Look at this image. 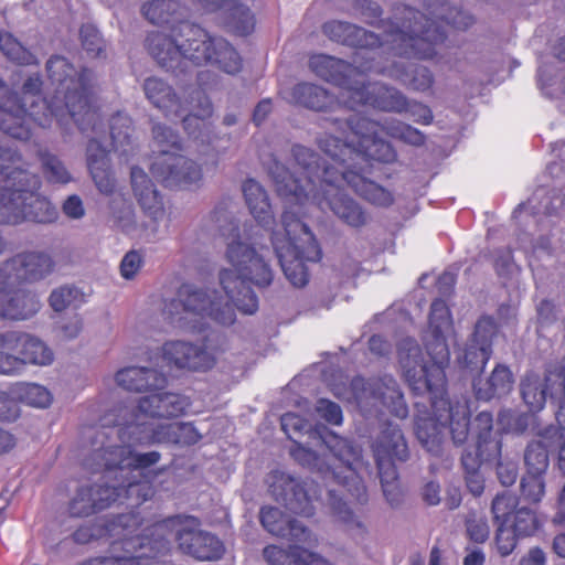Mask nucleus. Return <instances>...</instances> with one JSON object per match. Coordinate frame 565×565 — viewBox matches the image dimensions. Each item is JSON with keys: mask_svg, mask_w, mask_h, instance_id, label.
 I'll use <instances>...</instances> for the list:
<instances>
[{"mask_svg": "<svg viewBox=\"0 0 565 565\" xmlns=\"http://www.w3.org/2000/svg\"><path fill=\"white\" fill-rule=\"evenodd\" d=\"M225 258L231 268L220 271L222 291L210 287L182 285L177 298L164 306V313L180 329L203 331L209 320L221 326H231L239 311L253 315L258 309V299L249 284L268 287L274 279L271 252L241 235L228 239Z\"/></svg>", "mask_w": 565, "mask_h": 565, "instance_id": "1", "label": "nucleus"}, {"mask_svg": "<svg viewBox=\"0 0 565 565\" xmlns=\"http://www.w3.org/2000/svg\"><path fill=\"white\" fill-rule=\"evenodd\" d=\"M297 164L295 172H289L278 163L271 170V175L278 194L288 204L286 210L294 211V205H302L310 195L320 205L324 203L344 224L359 228L367 224L369 216L364 209L352 198L340 191L344 180L328 182L326 178L339 175L340 169L334 162L322 169L317 154L303 146L292 149Z\"/></svg>", "mask_w": 565, "mask_h": 565, "instance_id": "2", "label": "nucleus"}, {"mask_svg": "<svg viewBox=\"0 0 565 565\" xmlns=\"http://www.w3.org/2000/svg\"><path fill=\"white\" fill-rule=\"evenodd\" d=\"M149 53L167 70H183L188 63L216 65L228 74L237 73L242 61L231 44L222 38H212L204 29L180 22L170 33L153 32L147 39Z\"/></svg>", "mask_w": 565, "mask_h": 565, "instance_id": "3", "label": "nucleus"}, {"mask_svg": "<svg viewBox=\"0 0 565 565\" xmlns=\"http://www.w3.org/2000/svg\"><path fill=\"white\" fill-rule=\"evenodd\" d=\"M454 334L450 311L443 300H435L430 307L429 326L426 334L427 352L433 361L425 362L422 350L414 339H403L397 349L398 362L406 381L416 391L444 394V365L449 361L448 339Z\"/></svg>", "mask_w": 565, "mask_h": 565, "instance_id": "4", "label": "nucleus"}, {"mask_svg": "<svg viewBox=\"0 0 565 565\" xmlns=\"http://www.w3.org/2000/svg\"><path fill=\"white\" fill-rule=\"evenodd\" d=\"M345 125L349 131L345 132L344 140L335 134H326L319 138L318 145L324 154L341 157L348 153L351 157L356 153L390 163L395 161L396 152L388 142L379 137L380 131L412 146H422L425 142L422 131L397 120L381 125L364 117H352Z\"/></svg>", "mask_w": 565, "mask_h": 565, "instance_id": "5", "label": "nucleus"}, {"mask_svg": "<svg viewBox=\"0 0 565 565\" xmlns=\"http://www.w3.org/2000/svg\"><path fill=\"white\" fill-rule=\"evenodd\" d=\"M271 244L290 284L298 288L306 286L309 275L305 262L319 260L321 253L313 234L295 211H284L281 228L271 233Z\"/></svg>", "mask_w": 565, "mask_h": 565, "instance_id": "6", "label": "nucleus"}, {"mask_svg": "<svg viewBox=\"0 0 565 565\" xmlns=\"http://www.w3.org/2000/svg\"><path fill=\"white\" fill-rule=\"evenodd\" d=\"M189 402L175 393H157L143 396L134 407L120 406L104 417L105 425L122 426V440L134 441L143 427L157 428L160 418L178 417L184 413Z\"/></svg>", "mask_w": 565, "mask_h": 565, "instance_id": "7", "label": "nucleus"}, {"mask_svg": "<svg viewBox=\"0 0 565 565\" xmlns=\"http://www.w3.org/2000/svg\"><path fill=\"white\" fill-rule=\"evenodd\" d=\"M439 25L420 12L405 10L403 29L386 35L385 43L399 55L420 58L433 57L434 45L444 40Z\"/></svg>", "mask_w": 565, "mask_h": 565, "instance_id": "8", "label": "nucleus"}, {"mask_svg": "<svg viewBox=\"0 0 565 565\" xmlns=\"http://www.w3.org/2000/svg\"><path fill=\"white\" fill-rule=\"evenodd\" d=\"M372 449L383 492L391 505H397L401 502V491L396 483L395 461H406L409 457L404 434L397 425L388 423L374 440Z\"/></svg>", "mask_w": 565, "mask_h": 565, "instance_id": "9", "label": "nucleus"}, {"mask_svg": "<svg viewBox=\"0 0 565 565\" xmlns=\"http://www.w3.org/2000/svg\"><path fill=\"white\" fill-rule=\"evenodd\" d=\"M28 178V175L25 177ZM24 181L2 188L0 192V223L18 224L30 220L39 223L51 222L56 216V209L40 194L25 190Z\"/></svg>", "mask_w": 565, "mask_h": 565, "instance_id": "10", "label": "nucleus"}, {"mask_svg": "<svg viewBox=\"0 0 565 565\" xmlns=\"http://www.w3.org/2000/svg\"><path fill=\"white\" fill-rule=\"evenodd\" d=\"M53 353L41 340L19 331L0 333V373L11 374L23 364L47 365Z\"/></svg>", "mask_w": 565, "mask_h": 565, "instance_id": "11", "label": "nucleus"}, {"mask_svg": "<svg viewBox=\"0 0 565 565\" xmlns=\"http://www.w3.org/2000/svg\"><path fill=\"white\" fill-rule=\"evenodd\" d=\"M168 524L174 529L178 546L184 554L198 561H214L223 555V543L214 534L201 530L195 518L178 516L158 526Z\"/></svg>", "mask_w": 565, "mask_h": 565, "instance_id": "12", "label": "nucleus"}, {"mask_svg": "<svg viewBox=\"0 0 565 565\" xmlns=\"http://www.w3.org/2000/svg\"><path fill=\"white\" fill-rule=\"evenodd\" d=\"M153 177L166 186L189 189L202 181V168L181 151L156 154L150 166Z\"/></svg>", "mask_w": 565, "mask_h": 565, "instance_id": "13", "label": "nucleus"}, {"mask_svg": "<svg viewBox=\"0 0 565 565\" xmlns=\"http://www.w3.org/2000/svg\"><path fill=\"white\" fill-rule=\"evenodd\" d=\"M273 495L291 512L312 515L319 489L313 481H297L291 476L276 471L268 479Z\"/></svg>", "mask_w": 565, "mask_h": 565, "instance_id": "14", "label": "nucleus"}, {"mask_svg": "<svg viewBox=\"0 0 565 565\" xmlns=\"http://www.w3.org/2000/svg\"><path fill=\"white\" fill-rule=\"evenodd\" d=\"M333 162L337 164L340 169L339 175L333 177V174L330 178H326V180L330 183L335 182L337 180L341 179L344 180L354 191L358 195H360L365 201L370 202L373 205L387 207L394 202L393 193L380 185L379 183L365 178L363 174H361L358 171L352 170V166L358 159H370L369 157L353 153L351 157L350 154H344L341 157H333L330 154H327Z\"/></svg>", "mask_w": 565, "mask_h": 565, "instance_id": "15", "label": "nucleus"}, {"mask_svg": "<svg viewBox=\"0 0 565 565\" xmlns=\"http://www.w3.org/2000/svg\"><path fill=\"white\" fill-rule=\"evenodd\" d=\"M520 387L522 398L530 409L541 411L547 396L561 399L565 395V370L557 366L543 376L529 372L522 379Z\"/></svg>", "mask_w": 565, "mask_h": 565, "instance_id": "16", "label": "nucleus"}, {"mask_svg": "<svg viewBox=\"0 0 565 565\" xmlns=\"http://www.w3.org/2000/svg\"><path fill=\"white\" fill-rule=\"evenodd\" d=\"M350 97L344 99V104L354 108L358 105H370L372 107L385 110L402 113L407 109L406 98L395 88L374 83L364 85L363 81H355L354 87H349Z\"/></svg>", "mask_w": 565, "mask_h": 565, "instance_id": "17", "label": "nucleus"}, {"mask_svg": "<svg viewBox=\"0 0 565 565\" xmlns=\"http://www.w3.org/2000/svg\"><path fill=\"white\" fill-rule=\"evenodd\" d=\"M163 360L178 369L206 371L216 363V355L205 345L174 340L166 342L161 348Z\"/></svg>", "mask_w": 565, "mask_h": 565, "instance_id": "18", "label": "nucleus"}, {"mask_svg": "<svg viewBox=\"0 0 565 565\" xmlns=\"http://www.w3.org/2000/svg\"><path fill=\"white\" fill-rule=\"evenodd\" d=\"M497 331V323L491 317L480 318L463 354L459 358L460 363L471 370H482L492 354V340Z\"/></svg>", "mask_w": 565, "mask_h": 565, "instance_id": "19", "label": "nucleus"}, {"mask_svg": "<svg viewBox=\"0 0 565 565\" xmlns=\"http://www.w3.org/2000/svg\"><path fill=\"white\" fill-rule=\"evenodd\" d=\"M334 456L343 467H334V469L343 468L344 471H333L339 482L348 488V491L359 501L365 500V487L361 477L358 475V467L361 465V451L345 439H338L332 447Z\"/></svg>", "mask_w": 565, "mask_h": 565, "instance_id": "20", "label": "nucleus"}, {"mask_svg": "<svg viewBox=\"0 0 565 565\" xmlns=\"http://www.w3.org/2000/svg\"><path fill=\"white\" fill-rule=\"evenodd\" d=\"M14 281L4 279L0 271V319L24 320L36 313L40 301L34 294L13 289Z\"/></svg>", "mask_w": 565, "mask_h": 565, "instance_id": "21", "label": "nucleus"}, {"mask_svg": "<svg viewBox=\"0 0 565 565\" xmlns=\"http://www.w3.org/2000/svg\"><path fill=\"white\" fill-rule=\"evenodd\" d=\"M53 269L51 257L43 253H25L13 257L0 269L4 279L14 282L21 280H38L49 275Z\"/></svg>", "mask_w": 565, "mask_h": 565, "instance_id": "22", "label": "nucleus"}, {"mask_svg": "<svg viewBox=\"0 0 565 565\" xmlns=\"http://www.w3.org/2000/svg\"><path fill=\"white\" fill-rule=\"evenodd\" d=\"M201 434L190 423H166L157 428L143 427L135 436V443L149 445L153 443H172L193 445L201 439Z\"/></svg>", "mask_w": 565, "mask_h": 565, "instance_id": "23", "label": "nucleus"}, {"mask_svg": "<svg viewBox=\"0 0 565 565\" xmlns=\"http://www.w3.org/2000/svg\"><path fill=\"white\" fill-rule=\"evenodd\" d=\"M309 65L318 76L328 82H334L340 86L341 92L339 93L338 98L344 104V99L350 97L348 88L355 86L356 79L351 81L350 77L358 67H352L341 60L323 54L312 56Z\"/></svg>", "mask_w": 565, "mask_h": 565, "instance_id": "24", "label": "nucleus"}, {"mask_svg": "<svg viewBox=\"0 0 565 565\" xmlns=\"http://www.w3.org/2000/svg\"><path fill=\"white\" fill-rule=\"evenodd\" d=\"M260 522L273 535L285 537L296 543L313 544L317 542L301 523L287 518L277 508H263L260 511Z\"/></svg>", "mask_w": 565, "mask_h": 565, "instance_id": "25", "label": "nucleus"}, {"mask_svg": "<svg viewBox=\"0 0 565 565\" xmlns=\"http://www.w3.org/2000/svg\"><path fill=\"white\" fill-rule=\"evenodd\" d=\"M439 395L440 398L433 402V408L438 413V422L443 427L448 424L454 443L461 445L469 434L468 408L461 404L450 405L443 398V394Z\"/></svg>", "mask_w": 565, "mask_h": 565, "instance_id": "26", "label": "nucleus"}, {"mask_svg": "<svg viewBox=\"0 0 565 565\" xmlns=\"http://www.w3.org/2000/svg\"><path fill=\"white\" fill-rule=\"evenodd\" d=\"M118 495L115 486L96 484L82 489L71 503V513L77 516L88 515L96 510L109 507L118 499Z\"/></svg>", "mask_w": 565, "mask_h": 565, "instance_id": "27", "label": "nucleus"}, {"mask_svg": "<svg viewBox=\"0 0 565 565\" xmlns=\"http://www.w3.org/2000/svg\"><path fill=\"white\" fill-rule=\"evenodd\" d=\"M118 386L127 391H147L161 387L166 379L153 369L130 366L119 370L115 375Z\"/></svg>", "mask_w": 565, "mask_h": 565, "instance_id": "28", "label": "nucleus"}, {"mask_svg": "<svg viewBox=\"0 0 565 565\" xmlns=\"http://www.w3.org/2000/svg\"><path fill=\"white\" fill-rule=\"evenodd\" d=\"M131 185L142 209L149 213L152 218H160L163 215L162 200L153 183L142 169L137 167L131 169Z\"/></svg>", "mask_w": 565, "mask_h": 565, "instance_id": "29", "label": "nucleus"}, {"mask_svg": "<svg viewBox=\"0 0 565 565\" xmlns=\"http://www.w3.org/2000/svg\"><path fill=\"white\" fill-rule=\"evenodd\" d=\"M323 32L331 40L348 45H356L363 47L375 46L380 43L379 38L375 34L342 21H331L326 23L323 25Z\"/></svg>", "mask_w": 565, "mask_h": 565, "instance_id": "30", "label": "nucleus"}, {"mask_svg": "<svg viewBox=\"0 0 565 565\" xmlns=\"http://www.w3.org/2000/svg\"><path fill=\"white\" fill-rule=\"evenodd\" d=\"M512 386L513 374L510 369L503 364H498L486 380L473 382V388L478 398L486 401L509 394Z\"/></svg>", "mask_w": 565, "mask_h": 565, "instance_id": "31", "label": "nucleus"}, {"mask_svg": "<svg viewBox=\"0 0 565 565\" xmlns=\"http://www.w3.org/2000/svg\"><path fill=\"white\" fill-rule=\"evenodd\" d=\"M147 98L168 117H180L182 105L173 94L171 87L159 78H148L143 84Z\"/></svg>", "mask_w": 565, "mask_h": 565, "instance_id": "32", "label": "nucleus"}, {"mask_svg": "<svg viewBox=\"0 0 565 565\" xmlns=\"http://www.w3.org/2000/svg\"><path fill=\"white\" fill-rule=\"evenodd\" d=\"M246 204L254 218L263 226L273 222V209L265 189L255 180H247L243 185Z\"/></svg>", "mask_w": 565, "mask_h": 565, "instance_id": "33", "label": "nucleus"}, {"mask_svg": "<svg viewBox=\"0 0 565 565\" xmlns=\"http://www.w3.org/2000/svg\"><path fill=\"white\" fill-rule=\"evenodd\" d=\"M286 98L313 110H322L334 104L333 97L326 89L306 83L296 85Z\"/></svg>", "mask_w": 565, "mask_h": 565, "instance_id": "34", "label": "nucleus"}, {"mask_svg": "<svg viewBox=\"0 0 565 565\" xmlns=\"http://www.w3.org/2000/svg\"><path fill=\"white\" fill-rule=\"evenodd\" d=\"M118 427V436L125 445L108 447L106 449L99 450L95 454V456L97 459H99V467H104L107 470L117 469L120 473V478L126 479L130 472V466L126 463V458L132 454L131 445L137 444L134 441L122 440L120 436V429L122 426Z\"/></svg>", "mask_w": 565, "mask_h": 565, "instance_id": "35", "label": "nucleus"}, {"mask_svg": "<svg viewBox=\"0 0 565 565\" xmlns=\"http://www.w3.org/2000/svg\"><path fill=\"white\" fill-rule=\"evenodd\" d=\"M141 14L152 24L161 25L178 22L182 8L175 0H150L141 6Z\"/></svg>", "mask_w": 565, "mask_h": 565, "instance_id": "36", "label": "nucleus"}, {"mask_svg": "<svg viewBox=\"0 0 565 565\" xmlns=\"http://www.w3.org/2000/svg\"><path fill=\"white\" fill-rule=\"evenodd\" d=\"M373 405L381 403L390 413L398 418H405L408 414L407 406L404 402L403 394L399 392L396 381L388 379L381 387L373 393Z\"/></svg>", "mask_w": 565, "mask_h": 565, "instance_id": "37", "label": "nucleus"}, {"mask_svg": "<svg viewBox=\"0 0 565 565\" xmlns=\"http://www.w3.org/2000/svg\"><path fill=\"white\" fill-rule=\"evenodd\" d=\"M552 434L547 433V428L542 435L541 441L531 443L524 455L527 473L542 475L548 466L547 449L556 446L557 443L552 440Z\"/></svg>", "mask_w": 565, "mask_h": 565, "instance_id": "38", "label": "nucleus"}, {"mask_svg": "<svg viewBox=\"0 0 565 565\" xmlns=\"http://www.w3.org/2000/svg\"><path fill=\"white\" fill-rule=\"evenodd\" d=\"M436 418L418 417L415 433L419 443L431 454H439L441 446V425L438 422V413L434 409Z\"/></svg>", "mask_w": 565, "mask_h": 565, "instance_id": "39", "label": "nucleus"}, {"mask_svg": "<svg viewBox=\"0 0 565 565\" xmlns=\"http://www.w3.org/2000/svg\"><path fill=\"white\" fill-rule=\"evenodd\" d=\"M19 162L20 157L14 151L0 146V192L4 186L15 185L17 180L21 183L25 179L26 173L20 169Z\"/></svg>", "mask_w": 565, "mask_h": 565, "instance_id": "40", "label": "nucleus"}, {"mask_svg": "<svg viewBox=\"0 0 565 565\" xmlns=\"http://www.w3.org/2000/svg\"><path fill=\"white\" fill-rule=\"evenodd\" d=\"M19 162L20 157L14 151L0 146V192L4 186L15 185L17 180L21 183L25 179L26 173L20 169Z\"/></svg>", "mask_w": 565, "mask_h": 565, "instance_id": "41", "label": "nucleus"}, {"mask_svg": "<svg viewBox=\"0 0 565 565\" xmlns=\"http://www.w3.org/2000/svg\"><path fill=\"white\" fill-rule=\"evenodd\" d=\"M225 12L228 26L236 33L246 35L254 30V15L246 6L231 0L226 3Z\"/></svg>", "mask_w": 565, "mask_h": 565, "instance_id": "42", "label": "nucleus"}, {"mask_svg": "<svg viewBox=\"0 0 565 565\" xmlns=\"http://www.w3.org/2000/svg\"><path fill=\"white\" fill-rule=\"evenodd\" d=\"M0 50L8 58L19 64L30 65L36 62L34 55L9 33H0Z\"/></svg>", "mask_w": 565, "mask_h": 565, "instance_id": "43", "label": "nucleus"}, {"mask_svg": "<svg viewBox=\"0 0 565 565\" xmlns=\"http://www.w3.org/2000/svg\"><path fill=\"white\" fill-rule=\"evenodd\" d=\"M41 164L45 179L52 183L65 184L72 180L71 173L63 161L52 153L41 154Z\"/></svg>", "mask_w": 565, "mask_h": 565, "instance_id": "44", "label": "nucleus"}, {"mask_svg": "<svg viewBox=\"0 0 565 565\" xmlns=\"http://www.w3.org/2000/svg\"><path fill=\"white\" fill-rule=\"evenodd\" d=\"M152 139L159 149L157 154L166 151H182V142L179 135L166 125L153 124Z\"/></svg>", "mask_w": 565, "mask_h": 565, "instance_id": "45", "label": "nucleus"}, {"mask_svg": "<svg viewBox=\"0 0 565 565\" xmlns=\"http://www.w3.org/2000/svg\"><path fill=\"white\" fill-rule=\"evenodd\" d=\"M131 119L124 114H117L113 117L110 122V136L113 139L114 148L126 151L125 146L130 143L131 138Z\"/></svg>", "mask_w": 565, "mask_h": 565, "instance_id": "46", "label": "nucleus"}, {"mask_svg": "<svg viewBox=\"0 0 565 565\" xmlns=\"http://www.w3.org/2000/svg\"><path fill=\"white\" fill-rule=\"evenodd\" d=\"M508 525H510L519 536H529L537 530L539 522L532 510L520 508L514 511Z\"/></svg>", "mask_w": 565, "mask_h": 565, "instance_id": "47", "label": "nucleus"}, {"mask_svg": "<svg viewBox=\"0 0 565 565\" xmlns=\"http://www.w3.org/2000/svg\"><path fill=\"white\" fill-rule=\"evenodd\" d=\"M118 490V493L121 494L124 491L128 500H130L131 505H139L145 501L151 499L154 494L153 487L148 481H139L131 482L129 481L127 484H120L119 487H115ZM120 495H118L119 498Z\"/></svg>", "mask_w": 565, "mask_h": 565, "instance_id": "48", "label": "nucleus"}, {"mask_svg": "<svg viewBox=\"0 0 565 565\" xmlns=\"http://www.w3.org/2000/svg\"><path fill=\"white\" fill-rule=\"evenodd\" d=\"M518 505V500L510 493L498 494L492 501V513L497 522L508 524Z\"/></svg>", "mask_w": 565, "mask_h": 565, "instance_id": "49", "label": "nucleus"}, {"mask_svg": "<svg viewBox=\"0 0 565 565\" xmlns=\"http://www.w3.org/2000/svg\"><path fill=\"white\" fill-rule=\"evenodd\" d=\"M89 173L100 193L111 194L114 192L115 179L110 171V164L103 167V162L92 161Z\"/></svg>", "mask_w": 565, "mask_h": 565, "instance_id": "50", "label": "nucleus"}, {"mask_svg": "<svg viewBox=\"0 0 565 565\" xmlns=\"http://www.w3.org/2000/svg\"><path fill=\"white\" fill-rule=\"evenodd\" d=\"M83 294L74 287L62 286L52 291L50 305L55 311H63L75 302L82 301Z\"/></svg>", "mask_w": 565, "mask_h": 565, "instance_id": "51", "label": "nucleus"}, {"mask_svg": "<svg viewBox=\"0 0 565 565\" xmlns=\"http://www.w3.org/2000/svg\"><path fill=\"white\" fill-rule=\"evenodd\" d=\"M329 501L334 516L349 529L360 527L361 522L345 502L339 498L334 490L329 491Z\"/></svg>", "mask_w": 565, "mask_h": 565, "instance_id": "52", "label": "nucleus"}, {"mask_svg": "<svg viewBox=\"0 0 565 565\" xmlns=\"http://www.w3.org/2000/svg\"><path fill=\"white\" fill-rule=\"evenodd\" d=\"M529 423V415L510 409L501 411L498 416V424L503 430L509 433H523L527 428Z\"/></svg>", "mask_w": 565, "mask_h": 565, "instance_id": "53", "label": "nucleus"}, {"mask_svg": "<svg viewBox=\"0 0 565 565\" xmlns=\"http://www.w3.org/2000/svg\"><path fill=\"white\" fill-rule=\"evenodd\" d=\"M467 534L476 543H483L488 540L490 527L487 519L482 515L472 513L467 519Z\"/></svg>", "mask_w": 565, "mask_h": 565, "instance_id": "54", "label": "nucleus"}, {"mask_svg": "<svg viewBox=\"0 0 565 565\" xmlns=\"http://www.w3.org/2000/svg\"><path fill=\"white\" fill-rule=\"evenodd\" d=\"M519 535L508 524L500 523L495 535V545L501 556L510 555L516 545Z\"/></svg>", "mask_w": 565, "mask_h": 565, "instance_id": "55", "label": "nucleus"}, {"mask_svg": "<svg viewBox=\"0 0 565 565\" xmlns=\"http://www.w3.org/2000/svg\"><path fill=\"white\" fill-rule=\"evenodd\" d=\"M523 497L531 502H539L544 494L542 475L527 473L521 481Z\"/></svg>", "mask_w": 565, "mask_h": 565, "instance_id": "56", "label": "nucleus"}, {"mask_svg": "<svg viewBox=\"0 0 565 565\" xmlns=\"http://www.w3.org/2000/svg\"><path fill=\"white\" fill-rule=\"evenodd\" d=\"M81 39L83 47L94 56L100 54L103 50V40L98 31L93 25H84L81 29Z\"/></svg>", "mask_w": 565, "mask_h": 565, "instance_id": "57", "label": "nucleus"}, {"mask_svg": "<svg viewBox=\"0 0 565 565\" xmlns=\"http://www.w3.org/2000/svg\"><path fill=\"white\" fill-rule=\"evenodd\" d=\"M281 428L289 436V438H292L294 433H310L312 425L308 420L301 418L299 415L295 413H288L281 417Z\"/></svg>", "mask_w": 565, "mask_h": 565, "instance_id": "58", "label": "nucleus"}, {"mask_svg": "<svg viewBox=\"0 0 565 565\" xmlns=\"http://www.w3.org/2000/svg\"><path fill=\"white\" fill-rule=\"evenodd\" d=\"M143 265L142 256L136 252H128L120 263V275L122 278L130 280L134 279L140 271Z\"/></svg>", "mask_w": 565, "mask_h": 565, "instance_id": "59", "label": "nucleus"}, {"mask_svg": "<svg viewBox=\"0 0 565 565\" xmlns=\"http://www.w3.org/2000/svg\"><path fill=\"white\" fill-rule=\"evenodd\" d=\"M23 398L35 407H46L51 403L50 392L39 384H29L24 390Z\"/></svg>", "mask_w": 565, "mask_h": 565, "instance_id": "60", "label": "nucleus"}, {"mask_svg": "<svg viewBox=\"0 0 565 565\" xmlns=\"http://www.w3.org/2000/svg\"><path fill=\"white\" fill-rule=\"evenodd\" d=\"M316 413L330 424L339 425L342 422L341 408L328 399H319L316 405Z\"/></svg>", "mask_w": 565, "mask_h": 565, "instance_id": "61", "label": "nucleus"}, {"mask_svg": "<svg viewBox=\"0 0 565 565\" xmlns=\"http://www.w3.org/2000/svg\"><path fill=\"white\" fill-rule=\"evenodd\" d=\"M212 115V105L207 98L201 102V110L194 115L186 116L183 119L184 128L189 131V135H194V130L191 128H201L205 125L204 118H209Z\"/></svg>", "mask_w": 565, "mask_h": 565, "instance_id": "62", "label": "nucleus"}, {"mask_svg": "<svg viewBox=\"0 0 565 565\" xmlns=\"http://www.w3.org/2000/svg\"><path fill=\"white\" fill-rule=\"evenodd\" d=\"M161 458V455L158 451H150L145 454H137L132 450L131 456L126 458V463L130 466L131 469H143L157 463Z\"/></svg>", "mask_w": 565, "mask_h": 565, "instance_id": "63", "label": "nucleus"}, {"mask_svg": "<svg viewBox=\"0 0 565 565\" xmlns=\"http://www.w3.org/2000/svg\"><path fill=\"white\" fill-rule=\"evenodd\" d=\"M86 161L90 170L92 161L103 162V167L109 164L108 151L96 139H90L86 150Z\"/></svg>", "mask_w": 565, "mask_h": 565, "instance_id": "64", "label": "nucleus"}]
</instances>
